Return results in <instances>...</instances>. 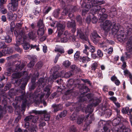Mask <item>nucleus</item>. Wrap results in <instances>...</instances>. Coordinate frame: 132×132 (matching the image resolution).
Wrapping results in <instances>:
<instances>
[{"mask_svg":"<svg viewBox=\"0 0 132 132\" xmlns=\"http://www.w3.org/2000/svg\"><path fill=\"white\" fill-rule=\"evenodd\" d=\"M100 26L104 32L107 33L111 30L113 35H115L117 33L119 28V25H116L114 22L112 23L109 20H106L104 22H101Z\"/></svg>","mask_w":132,"mask_h":132,"instance_id":"nucleus-1","label":"nucleus"},{"mask_svg":"<svg viewBox=\"0 0 132 132\" xmlns=\"http://www.w3.org/2000/svg\"><path fill=\"white\" fill-rule=\"evenodd\" d=\"M16 63L15 64V70H13L11 68L7 69V73L8 74L9 76L10 75V74L13 71L16 72L12 75V77L13 78H19L21 76H23V75H22L24 73H23V72H20V71L26 65L25 62H22L21 64V61H16Z\"/></svg>","mask_w":132,"mask_h":132,"instance_id":"nucleus-2","label":"nucleus"},{"mask_svg":"<svg viewBox=\"0 0 132 132\" xmlns=\"http://www.w3.org/2000/svg\"><path fill=\"white\" fill-rule=\"evenodd\" d=\"M22 24L18 23L16 24V27L18 29H20L19 31H15L14 34L17 39H19L20 40L26 41L27 38V36L26 35L24 29L21 28Z\"/></svg>","mask_w":132,"mask_h":132,"instance_id":"nucleus-3","label":"nucleus"},{"mask_svg":"<svg viewBox=\"0 0 132 132\" xmlns=\"http://www.w3.org/2000/svg\"><path fill=\"white\" fill-rule=\"evenodd\" d=\"M34 113L36 114H43L44 119L46 121H48L50 118V116L49 113L47 112L46 110L37 111L33 110L31 112H29V114Z\"/></svg>","mask_w":132,"mask_h":132,"instance_id":"nucleus-4","label":"nucleus"},{"mask_svg":"<svg viewBox=\"0 0 132 132\" xmlns=\"http://www.w3.org/2000/svg\"><path fill=\"white\" fill-rule=\"evenodd\" d=\"M44 95L40 94H36V93L33 94L30 93V99L33 102L35 101H38L42 102V98L44 96Z\"/></svg>","mask_w":132,"mask_h":132,"instance_id":"nucleus-5","label":"nucleus"},{"mask_svg":"<svg viewBox=\"0 0 132 132\" xmlns=\"http://www.w3.org/2000/svg\"><path fill=\"white\" fill-rule=\"evenodd\" d=\"M70 38L66 37H64L62 32H58L57 35L56 37L57 40L56 42L61 43H65L67 42Z\"/></svg>","mask_w":132,"mask_h":132,"instance_id":"nucleus-6","label":"nucleus"},{"mask_svg":"<svg viewBox=\"0 0 132 132\" xmlns=\"http://www.w3.org/2000/svg\"><path fill=\"white\" fill-rule=\"evenodd\" d=\"M94 119V117L93 115L89 117L88 115L85 118L86 124L84 126V130H88L89 128L88 125L92 123V121Z\"/></svg>","mask_w":132,"mask_h":132,"instance_id":"nucleus-7","label":"nucleus"},{"mask_svg":"<svg viewBox=\"0 0 132 132\" xmlns=\"http://www.w3.org/2000/svg\"><path fill=\"white\" fill-rule=\"evenodd\" d=\"M77 35L79 36L81 39L84 40L88 41V39L87 36L86 34H84L83 30L80 28L77 29Z\"/></svg>","mask_w":132,"mask_h":132,"instance_id":"nucleus-8","label":"nucleus"},{"mask_svg":"<svg viewBox=\"0 0 132 132\" xmlns=\"http://www.w3.org/2000/svg\"><path fill=\"white\" fill-rule=\"evenodd\" d=\"M117 38L118 40L120 42H125L127 39V37L125 33L122 31L119 32L117 35Z\"/></svg>","mask_w":132,"mask_h":132,"instance_id":"nucleus-9","label":"nucleus"},{"mask_svg":"<svg viewBox=\"0 0 132 132\" xmlns=\"http://www.w3.org/2000/svg\"><path fill=\"white\" fill-rule=\"evenodd\" d=\"M63 74L62 72L59 73L57 72H56L55 73H54V75H53L50 76L49 78L48 79V81H51L52 82L53 80L56 79L57 78L59 77H61L63 76Z\"/></svg>","mask_w":132,"mask_h":132,"instance_id":"nucleus-10","label":"nucleus"},{"mask_svg":"<svg viewBox=\"0 0 132 132\" xmlns=\"http://www.w3.org/2000/svg\"><path fill=\"white\" fill-rule=\"evenodd\" d=\"M18 4L11 3H9L7 6L8 10L10 11H14L18 9Z\"/></svg>","mask_w":132,"mask_h":132,"instance_id":"nucleus-11","label":"nucleus"},{"mask_svg":"<svg viewBox=\"0 0 132 132\" xmlns=\"http://www.w3.org/2000/svg\"><path fill=\"white\" fill-rule=\"evenodd\" d=\"M92 36L91 38L93 42L95 44L99 41V38L100 37L98 35L96 31L94 32L92 34Z\"/></svg>","mask_w":132,"mask_h":132,"instance_id":"nucleus-12","label":"nucleus"},{"mask_svg":"<svg viewBox=\"0 0 132 132\" xmlns=\"http://www.w3.org/2000/svg\"><path fill=\"white\" fill-rule=\"evenodd\" d=\"M18 100L20 101L22 100V104L21 105L22 108L23 109L25 108L27 104V100L24 97V96L23 95H21L18 97Z\"/></svg>","mask_w":132,"mask_h":132,"instance_id":"nucleus-13","label":"nucleus"},{"mask_svg":"<svg viewBox=\"0 0 132 132\" xmlns=\"http://www.w3.org/2000/svg\"><path fill=\"white\" fill-rule=\"evenodd\" d=\"M23 73H24L22 75H23V76L25 77L24 79L25 82L24 84H22L21 85L20 88L24 90L25 88V86L27 84L28 78L27 77L28 75L27 74V72L23 71Z\"/></svg>","mask_w":132,"mask_h":132,"instance_id":"nucleus-14","label":"nucleus"},{"mask_svg":"<svg viewBox=\"0 0 132 132\" xmlns=\"http://www.w3.org/2000/svg\"><path fill=\"white\" fill-rule=\"evenodd\" d=\"M74 82V80H71L69 81L67 84V86L69 88L71 87L70 89L68 90L67 91V92L68 93H69L72 92V89L75 86H73V84Z\"/></svg>","mask_w":132,"mask_h":132,"instance_id":"nucleus-15","label":"nucleus"},{"mask_svg":"<svg viewBox=\"0 0 132 132\" xmlns=\"http://www.w3.org/2000/svg\"><path fill=\"white\" fill-rule=\"evenodd\" d=\"M114 126L112 129L113 132H118L120 131L122 129V125L121 124L120 126Z\"/></svg>","mask_w":132,"mask_h":132,"instance_id":"nucleus-16","label":"nucleus"},{"mask_svg":"<svg viewBox=\"0 0 132 132\" xmlns=\"http://www.w3.org/2000/svg\"><path fill=\"white\" fill-rule=\"evenodd\" d=\"M7 17L9 20H13L15 21L16 20L17 15L16 14H13L12 13H9L7 14Z\"/></svg>","mask_w":132,"mask_h":132,"instance_id":"nucleus-17","label":"nucleus"},{"mask_svg":"<svg viewBox=\"0 0 132 132\" xmlns=\"http://www.w3.org/2000/svg\"><path fill=\"white\" fill-rule=\"evenodd\" d=\"M126 49L128 52L132 51V42L128 40L127 43Z\"/></svg>","mask_w":132,"mask_h":132,"instance_id":"nucleus-18","label":"nucleus"},{"mask_svg":"<svg viewBox=\"0 0 132 132\" xmlns=\"http://www.w3.org/2000/svg\"><path fill=\"white\" fill-rule=\"evenodd\" d=\"M120 119L119 117H116L112 121V124L113 126H120Z\"/></svg>","mask_w":132,"mask_h":132,"instance_id":"nucleus-19","label":"nucleus"},{"mask_svg":"<svg viewBox=\"0 0 132 132\" xmlns=\"http://www.w3.org/2000/svg\"><path fill=\"white\" fill-rule=\"evenodd\" d=\"M2 51L4 54H10L12 52V50L11 48L9 47H7L6 46L3 49Z\"/></svg>","mask_w":132,"mask_h":132,"instance_id":"nucleus-20","label":"nucleus"},{"mask_svg":"<svg viewBox=\"0 0 132 132\" xmlns=\"http://www.w3.org/2000/svg\"><path fill=\"white\" fill-rule=\"evenodd\" d=\"M27 38H26V41H23V40H20V41L19 39H18L19 40L18 42H21V41H22L23 42V43L22 44V46H23V49L25 50H28L30 47V45L29 44L26 43V42L27 41Z\"/></svg>","mask_w":132,"mask_h":132,"instance_id":"nucleus-21","label":"nucleus"},{"mask_svg":"<svg viewBox=\"0 0 132 132\" xmlns=\"http://www.w3.org/2000/svg\"><path fill=\"white\" fill-rule=\"evenodd\" d=\"M47 81V79L46 78H40L38 81V83L39 84V85H41L43 87L45 85Z\"/></svg>","mask_w":132,"mask_h":132,"instance_id":"nucleus-22","label":"nucleus"},{"mask_svg":"<svg viewBox=\"0 0 132 132\" xmlns=\"http://www.w3.org/2000/svg\"><path fill=\"white\" fill-rule=\"evenodd\" d=\"M50 87L47 86H46L44 90V92H46V93H44V94H46V97H48L51 94V93L50 92Z\"/></svg>","mask_w":132,"mask_h":132,"instance_id":"nucleus-23","label":"nucleus"},{"mask_svg":"<svg viewBox=\"0 0 132 132\" xmlns=\"http://www.w3.org/2000/svg\"><path fill=\"white\" fill-rule=\"evenodd\" d=\"M52 106L54 108V112H56L60 110L62 108V106L61 104L56 105L54 104L52 105Z\"/></svg>","mask_w":132,"mask_h":132,"instance_id":"nucleus-24","label":"nucleus"},{"mask_svg":"<svg viewBox=\"0 0 132 132\" xmlns=\"http://www.w3.org/2000/svg\"><path fill=\"white\" fill-rule=\"evenodd\" d=\"M57 29L58 31V32H62L63 33L65 28L64 25L60 23H58L57 24Z\"/></svg>","mask_w":132,"mask_h":132,"instance_id":"nucleus-25","label":"nucleus"},{"mask_svg":"<svg viewBox=\"0 0 132 132\" xmlns=\"http://www.w3.org/2000/svg\"><path fill=\"white\" fill-rule=\"evenodd\" d=\"M91 97V95L90 94L88 93L85 96H83L79 99V101L80 102H82L86 101L87 100L86 98L88 99L90 98Z\"/></svg>","mask_w":132,"mask_h":132,"instance_id":"nucleus-26","label":"nucleus"},{"mask_svg":"<svg viewBox=\"0 0 132 132\" xmlns=\"http://www.w3.org/2000/svg\"><path fill=\"white\" fill-rule=\"evenodd\" d=\"M85 118L84 116H79L77 119V123L78 125H81L82 124L84 119Z\"/></svg>","mask_w":132,"mask_h":132,"instance_id":"nucleus-27","label":"nucleus"},{"mask_svg":"<svg viewBox=\"0 0 132 132\" xmlns=\"http://www.w3.org/2000/svg\"><path fill=\"white\" fill-rule=\"evenodd\" d=\"M44 33V28L41 27L39 28L37 31V34L39 36H42Z\"/></svg>","mask_w":132,"mask_h":132,"instance_id":"nucleus-28","label":"nucleus"},{"mask_svg":"<svg viewBox=\"0 0 132 132\" xmlns=\"http://www.w3.org/2000/svg\"><path fill=\"white\" fill-rule=\"evenodd\" d=\"M67 24L68 27L72 28L75 27V22L73 20H71V21H68L67 23Z\"/></svg>","mask_w":132,"mask_h":132,"instance_id":"nucleus-29","label":"nucleus"},{"mask_svg":"<svg viewBox=\"0 0 132 132\" xmlns=\"http://www.w3.org/2000/svg\"><path fill=\"white\" fill-rule=\"evenodd\" d=\"M98 67V63L96 62H95L90 66L91 69L95 71Z\"/></svg>","mask_w":132,"mask_h":132,"instance_id":"nucleus-30","label":"nucleus"},{"mask_svg":"<svg viewBox=\"0 0 132 132\" xmlns=\"http://www.w3.org/2000/svg\"><path fill=\"white\" fill-rule=\"evenodd\" d=\"M92 105L91 104L88 105L85 110V112L86 113H91L92 112Z\"/></svg>","mask_w":132,"mask_h":132,"instance_id":"nucleus-31","label":"nucleus"},{"mask_svg":"<svg viewBox=\"0 0 132 132\" xmlns=\"http://www.w3.org/2000/svg\"><path fill=\"white\" fill-rule=\"evenodd\" d=\"M60 10L59 9L55 10L53 13V15L54 17L56 18H57L59 16L60 14Z\"/></svg>","mask_w":132,"mask_h":132,"instance_id":"nucleus-32","label":"nucleus"},{"mask_svg":"<svg viewBox=\"0 0 132 132\" xmlns=\"http://www.w3.org/2000/svg\"><path fill=\"white\" fill-rule=\"evenodd\" d=\"M28 36L30 39L32 40L34 39L36 37L35 33L32 32H29L28 34Z\"/></svg>","mask_w":132,"mask_h":132,"instance_id":"nucleus-33","label":"nucleus"},{"mask_svg":"<svg viewBox=\"0 0 132 132\" xmlns=\"http://www.w3.org/2000/svg\"><path fill=\"white\" fill-rule=\"evenodd\" d=\"M85 48L83 51V53L87 56H88L89 54L88 52L87 51V50L89 49V47L86 44L84 45Z\"/></svg>","mask_w":132,"mask_h":132,"instance_id":"nucleus-34","label":"nucleus"},{"mask_svg":"<svg viewBox=\"0 0 132 132\" xmlns=\"http://www.w3.org/2000/svg\"><path fill=\"white\" fill-rule=\"evenodd\" d=\"M88 43L89 44V51L92 53H93L95 51V47L92 45L90 44V43L89 42V40H88V41H87Z\"/></svg>","mask_w":132,"mask_h":132,"instance_id":"nucleus-35","label":"nucleus"},{"mask_svg":"<svg viewBox=\"0 0 132 132\" xmlns=\"http://www.w3.org/2000/svg\"><path fill=\"white\" fill-rule=\"evenodd\" d=\"M38 26L39 27V28L41 27L44 28V25L43 23V20L41 19H40L38 21L37 23Z\"/></svg>","mask_w":132,"mask_h":132,"instance_id":"nucleus-36","label":"nucleus"},{"mask_svg":"<svg viewBox=\"0 0 132 132\" xmlns=\"http://www.w3.org/2000/svg\"><path fill=\"white\" fill-rule=\"evenodd\" d=\"M88 56H83L82 57H81V58L82 60V62H88L90 61L91 60V59Z\"/></svg>","mask_w":132,"mask_h":132,"instance_id":"nucleus-37","label":"nucleus"},{"mask_svg":"<svg viewBox=\"0 0 132 132\" xmlns=\"http://www.w3.org/2000/svg\"><path fill=\"white\" fill-rule=\"evenodd\" d=\"M71 64V62L69 60H67L63 62V65L65 67H68Z\"/></svg>","mask_w":132,"mask_h":132,"instance_id":"nucleus-38","label":"nucleus"},{"mask_svg":"<svg viewBox=\"0 0 132 132\" xmlns=\"http://www.w3.org/2000/svg\"><path fill=\"white\" fill-rule=\"evenodd\" d=\"M0 11L3 14H5L7 12V10L6 9L4 8L3 6H1L0 7Z\"/></svg>","mask_w":132,"mask_h":132,"instance_id":"nucleus-39","label":"nucleus"},{"mask_svg":"<svg viewBox=\"0 0 132 132\" xmlns=\"http://www.w3.org/2000/svg\"><path fill=\"white\" fill-rule=\"evenodd\" d=\"M33 118V116L32 115L28 116L26 117L24 119V120L25 122H28L30 120H32V119Z\"/></svg>","mask_w":132,"mask_h":132,"instance_id":"nucleus-40","label":"nucleus"},{"mask_svg":"<svg viewBox=\"0 0 132 132\" xmlns=\"http://www.w3.org/2000/svg\"><path fill=\"white\" fill-rule=\"evenodd\" d=\"M63 36H65L70 39V37H71L72 36L70 33H69L67 31H65L64 32Z\"/></svg>","mask_w":132,"mask_h":132,"instance_id":"nucleus-41","label":"nucleus"},{"mask_svg":"<svg viewBox=\"0 0 132 132\" xmlns=\"http://www.w3.org/2000/svg\"><path fill=\"white\" fill-rule=\"evenodd\" d=\"M5 42L7 43H9L11 42L12 39L9 35H7L5 37Z\"/></svg>","mask_w":132,"mask_h":132,"instance_id":"nucleus-42","label":"nucleus"},{"mask_svg":"<svg viewBox=\"0 0 132 132\" xmlns=\"http://www.w3.org/2000/svg\"><path fill=\"white\" fill-rule=\"evenodd\" d=\"M67 113V111L66 110H64L61 112L59 114V117L61 118H62L65 116Z\"/></svg>","mask_w":132,"mask_h":132,"instance_id":"nucleus-43","label":"nucleus"},{"mask_svg":"<svg viewBox=\"0 0 132 132\" xmlns=\"http://www.w3.org/2000/svg\"><path fill=\"white\" fill-rule=\"evenodd\" d=\"M77 117V115L75 113H73L70 117V119L72 121L76 119Z\"/></svg>","mask_w":132,"mask_h":132,"instance_id":"nucleus-44","label":"nucleus"},{"mask_svg":"<svg viewBox=\"0 0 132 132\" xmlns=\"http://www.w3.org/2000/svg\"><path fill=\"white\" fill-rule=\"evenodd\" d=\"M35 64V62L34 61H31L29 63L28 65V67L29 68H31Z\"/></svg>","mask_w":132,"mask_h":132,"instance_id":"nucleus-45","label":"nucleus"},{"mask_svg":"<svg viewBox=\"0 0 132 132\" xmlns=\"http://www.w3.org/2000/svg\"><path fill=\"white\" fill-rule=\"evenodd\" d=\"M55 52H58L60 53L61 54L64 53V51L63 49L57 48H55Z\"/></svg>","mask_w":132,"mask_h":132,"instance_id":"nucleus-46","label":"nucleus"},{"mask_svg":"<svg viewBox=\"0 0 132 132\" xmlns=\"http://www.w3.org/2000/svg\"><path fill=\"white\" fill-rule=\"evenodd\" d=\"M97 55L100 57H102L103 55V52L100 50H98L97 51Z\"/></svg>","mask_w":132,"mask_h":132,"instance_id":"nucleus-47","label":"nucleus"},{"mask_svg":"<svg viewBox=\"0 0 132 132\" xmlns=\"http://www.w3.org/2000/svg\"><path fill=\"white\" fill-rule=\"evenodd\" d=\"M72 75V73L70 72L69 71L65 73L64 75V77L65 78H68L70 77Z\"/></svg>","mask_w":132,"mask_h":132,"instance_id":"nucleus-48","label":"nucleus"},{"mask_svg":"<svg viewBox=\"0 0 132 132\" xmlns=\"http://www.w3.org/2000/svg\"><path fill=\"white\" fill-rule=\"evenodd\" d=\"M39 118L38 116H33V118L32 119V121L34 123H36L39 119Z\"/></svg>","mask_w":132,"mask_h":132,"instance_id":"nucleus-49","label":"nucleus"},{"mask_svg":"<svg viewBox=\"0 0 132 132\" xmlns=\"http://www.w3.org/2000/svg\"><path fill=\"white\" fill-rule=\"evenodd\" d=\"M124 126L122 125V127L123 129L122 130V132H130V130L129 128H124Z\"/></svg>","mask_w":132,"mask_h":132,"instance_id":"nucleus-50","label":"nucleus"},{"mask_svg":"<svg viewBox=\"0 0 132 132\" xmlns=\"http://www.w3.org/2000/svg\"><path fill=\"white\" fill-rule=\"evenodd\" d=\"M70 131L71 132H75L76 130V128L74 125L71 126L70 128Z\"/></svg>","mask_w":132,"mask_h":132,"instance_id":"nucleus-51","label":"nucleus"},{"mask_svg":"<svg viewBox=\"0 0 132 132\" xmlns=\"http://www.w3.org/2000/svg\"><path fill=\"white\" fill-rule=\"evenodd\" d=\"M6 47L4 43L3 42H0V49L1 48H4L5 47Z\"/></svg>","mask_w":132,"mask_h":132,"instance_id":"nucleus-52","label":"nucleus"},{"mask_svg":"<svg viewBox=\"0 0 132 132\" xmlns=\"http://www.w3.org/2000/svg\"><path fill=\"white\" fill-rule=\"evenodd\" d=\"M68 9L66 8L63 10L62 11V15H66L68 13Z\"/></svg>","mask_w":132,"mask_h":132,"instance_id":"nucleus-53","label":"nucleus"},{"mask_svg":"<svg viewBox=\"0 0 132 132\" xmlns=\"http://www.w3.org/2000/svg\"><path fill=\"white\" fill-rule=\"evenodd\" d=\"M128 27H130V28L128 29V31H127V33L129 34L131 32V31H132V25L129 24V25L128 26Z\"/></svg>","mask_w":132,"mask_h":132,"instance_id":"nucleus-54","label":"nucleus"},{"mask_svg":"<svg viewBox=\"0 0 132 132\" xmlns=\"http://www.w3.org/2000/svg\"><path fill=\"white\" fill-rule=\"evenodd\" d=\"M81 80L85 83H87L89 85H91V84L90 82V81L88 79H81Z\"/></svg>","mask_w":132,"mask_h":132,"instance_id":"nucleus-55","label":"nucleus"},{"mask_svg":"<svg viewBox=\"0 0 132 132\" xmlns=\"http://www.w3.org/2000/svg\"><path fill=\"white\" fill-rule=\"evenodd\" d=\"M15 50L17 51L18 52H21V50L18 47V45L17 44H15Z\"/></svg>","mask_w":132,"mask_h":132,"instance_id":"nucleus-56","label":"nucleus"},{"mask_svg":"<svg viewBox=\"0 0 132 132\" xmlns=\"http://www.w3.org/2000/svg\"><path fill=\"white\" fill-rule=\"evenodd\" d=\"M77 21L80 24L81 23V19L80 15L77 16L76 17Z\"/></svg>","mask_w":132,"mask_h":132,"instance_id":"nucleus-57","label":"nucleus"},{"mask_svg":"<svg viewBox=\"0 0 132 132\" xmlns=\"http://www.w3.org/2000/svg\"><path fill=\"white\" fill-rule=\"evenodd\" d=\"M79 52L77 51L74 55V58L76 59H78L79 57Z\"/></svg>","mask_w":132,"mask_h":132,"instance_id":"nucleus-58","label":"nucleus"},{"mask_svg":"<svg viewBox=\"0 0 132 132\" xmlns=\"http://www.w3.org/2000/svg\"><path fill=\"white\" fill-rule=\"evenodd\" d=\"M43 46V52L44 53H46L47 52V46L45 45H44Z\"/></svg>","mask_w":132,"mask_h":132,"instance_id":"nucleus-59","label":"nucleus"},{"mask_svg":"<svg viewBox=\"0 0 132 132\" xmlns=\"http://www.w3.org/2000/svg\"><path fill=\"white\" fill-rule=\"evenodd\" d=\"M5 114V112H4V111L2 109V107L0 105V117H1L3 114Z\"/></svg>","mask_w":132,"mask_h":132,"instance_id":"nucleus-60","label":"nucleus"},{"mask_svg":"<svg viewBox=\"0 0 132 132\" xmlns=\"http://www.w3.org/2000/svg\"><path fill=\"white\" fill-rule=\"evenodd\" d=\"M97 21V19L96 18V17L94 16L92 19V22L93 23H95Z\"/></svg>","mask_w":132,"mask_h":132,"instance_id":"nucleus-61","label":"nucleus"},{"mask_svg":"<svg viewBox=\"0 0 132 132\" xmlns=\"http://www.w3.org/2000/svg\"><path fill=\"white\" fill-rule=\"evenodd\" d=\"M36 66L38 68H40L42 66V63L41 61L38 62L36 64Z\"/></svg>","mask_w":132,"mask_h":132,"instance_id":"nucleus-62","label":"nucleus"},{"mask_svg":"<svg viewBox=\"0 0 132 132\" xmlns=\"http://www.w3.org/2000/svg\"><path fill=\"white\" fill-rule=\"evenodd\" d=\"M60 55V54H57V55H56L55 58L54 59V62L55 63H56V62H57L59 58Z\"/></svg>","mask_w":132,"mask_h":132,"instance_id":"nucleus-63","label":"nucleus"},{"mask_svg":"<svg viewBox=\"0 0 132 132\" xmlns=\"http://www.w3.org/2000/svg\"><path fill=\"white\" fill-rule=\"evenodd\" d=\"M7 0H0V6H3V4H5Z\"/></svg>","mask_w":132,"mask_h":132,"instance_id":"nucleus-64","label":"nucleus"}]
</instances>
